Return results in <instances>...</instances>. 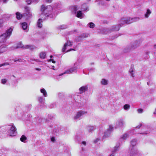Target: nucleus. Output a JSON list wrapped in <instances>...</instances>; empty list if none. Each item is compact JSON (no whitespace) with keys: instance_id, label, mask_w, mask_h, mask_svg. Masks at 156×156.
Returning a JSON list of instances; mask_svg holds the SVG:
<instances>
[{"instance_id":"b1692460","label":"nucleus","mask_w":156,"mask_h":156,"mask_svg":"<svg viewBox=\"0 0 156 156\" xmlns=\"http://www.w3.org/2000/svg\"><path fill=\"white\" fill-rule=\"evenodd\" d=\"M95 127L93 126H88L87 127V129L89 132H91L95 129Z\"/></svg>"},{"instance_id":"a211bd4d","label":"nucleus","mask_w":156,"mask_h":156,"mask_svg":"<svg viewBox=\"0 0 156 156\" xmlns=\"http://www.w3.org/2000/svg\"><path fill=\"white\" fill-rule=\"evenodd\" d=\"M76 16L78 18H82L83 17V15L81 11H79L77 12Z\"/></svg>"},{"instance_id":"c756f323","label":"nucleus","mask_w":156,"mask_h":156,"mask_svg":"<svg viewBox=\"0 0 156 156\" xmlns=\"http://www.w3.org/2000/svg\"><path fill=\"white\" fill-rule=\"evenodd\" d=\"M66 27H67V26L66 25H61V26H60L59 27H58V29H64L66 28Z\"/></svg>"},{"instance_id":"de8ad7c7","label":"nucleus","mask_w":156,"mask_h":156,"mask_svg":"<svg viewBox=\"0 0 156 156\" xmlns=\"http://www.w3.org/2000/svg\"><path fill=\"white\" fill-rule=\"evenodd\" d=\"M153 48L154 50L156 51V44L154 45Z\"/></svg>"},{"instance_id":"f257e3e1","label":"nucleus","mask_w":156,"mask_h":156,"mask_svg":"<svg viewBox=\"0 0 156 156\" xmlns=\"http://www.w3.org/2000/svg\"><path fill=\"white\" fill-rule=\"evenodd\" d=\"M140 18L136 17L134 18L126 17L122 18L119 21V23L118 25L114 26L112 27L111 30H112L118 31L119 29V27H122L123 25L127 24H129L139 20Z\"/></svg>"},{"instance_id":"6ab92c4d","label":"nucleus","mask_w":156,"mask_h":156,"mask_svg":"<svg viewBox=\"0 0 156 156\" xmlns=\"http://www.w3.org/2000/svg\"><path fill=\"white\" fill-rule=\"evenodd\" d=\"M40 91L41 93L43 94V96L44 97H47V93L44 88H42L40 90Z\"/></svg>"},{"instance_id":"1a4fd4ad","label":"nucleus","mask_w":156,"mask_h":156,"mask_svg":"<svg viewBox=\"0 0 156 156\" xmlns=\"http://www.w3.org/2000/svg\"><path fill=\"white\" fill-rule=\"evenodd\" d=\"M87 113V112L85 111H80L78 112L75 116L74 117V119L76 120L79 119L82 116Z\"/></svg>"},{"instance_id":"f03ea898","label":"nucleus","mask_w":156,"mask_h":156,"mask_svg":"<svg viewBox=\"0 0 156 156\" xmlns=\"http://www.w3.org/2000/svg\"><path fill=\"white\" fill-rule=\"evenodd\" d=\"M52 7L50 5L46 6L44 5H42L41 10L43 14L46 16H50V13L52 10Z\"/></svg>"},{"instance_id":"13d9d810","label":"nucleus","mask_w":156,"mask_h":156,"mask_svg":"<svg viewBox=\"0 0 156 156\" xmlns=\"http://www.w3.org/2000/svg\"><path fill=\"white\" fill-rule=\"evenodd\" d=\"M10 34H11V31L12 30V29L11 27H10Z\"/></svg>"},{"instance_id":"5fc2aeb1","label":"nucleus","mask_w":156,"mask_h":156,"mask_svg":"<svg viewBox=\"0 0 156 156\" xmlns=\"http://www.w3.org/2000/svg\"><path fill=\"white\" fill-rule=\"evenodd\" d=\"M51 67H52V68H51L52 69H53L54 70H55V69H54L55 67V66H52Z\"/></svg>"},{"instance_id":"864d4df0","label":"nucleus","mask_w":156,"mask_h":156,"mask_svg":"<svg viewBox=\"0 0 156 156\" xmlns=\"http://www.w3.org/2000/svg\"><path fill=\"white\" fill-rule=\"evenodd\" d=\"M5 65V64H0V67H2V66H4Z\"/></svg>"},{"instance_id":"774afa93","label":"nucleus","mask_w":156,"mask_h":156,"mask_svg":"<svg viewBox=\"0 0 156 156\" xmlns=\"http://www.w3.org/2000/svg\"><path fill=\"white\" fill-rule=\"evenodd\" d=\"M147 85H149V83L148 82L147 83Z\"/></svg>"},{"instance_id":"cd10ccee","label":"nucleus","mask_w":156,"mask_h":156,"mask_svg":"<svg viewBox=\"0 0 156 156\" xmlns=\"http://www.w3.org/2000/svg\"><path fill=\"white\" fill-rule=\"evenodd\" d=\"M130 105L128 104H125L123 106V108L125 110H128L130 109Z\"/></svg>"},{"instance_id":"79ce46f5","label":"nucleus","mask_w":156,"mask_h":156,"mask_svg":"<svg viewBox=\"0 0 156 156\" xmlns=\"http://www.w3.org/2000/svg\"><path fill=\"white\" fill-rule=\"evenodd\" d=\"M51 140L53 142H54L55 141V138L54 137H52L51 138Z\"/></svg>"},{"instance_id":"39448f33","label":"nucleus","mask_w":156,"mask_h":156,"mask_svg":"<svg viewBox=\"0 0 156 156\" xmlns=\"http://www.w3.org/2000/svg\"><path fill=\"white\" fill-rule=\"evenodd\" d=\"M16 128L12 123L10 124V136H14L17 134Z\"/></svg>"},{"instance_id":"0eeeda50","label":"nucleus","mask_w":156,"mask_h":156,"mask_svg":"<svg viewBox=\"0 0 156 156\" xmlns=\"http://www.w3.org/2000/svg\"><path fill=\"white\" fill-rule=\"evenodd\" d=\"M113 127L112 125H109L108 129L105 132L104 135L103 136V139H105L109 137L111 133V132L113 130Z\"/></svg>"},{"instance_id":"473e14b6","label":"nucleus","mask_w":156,"mask_h":156,"mask_svg":"<svg viewBox=\"0 0 156 156\" xmlns=\"http://www.w3.org/2000/svg\"><path fill=\"white\" fill-rule=\"evenodd\" d=\"M89 25H90V26H89L90 27V28H93L95 26L94 24L92 22L90 23H89Z\"/></svg>"},{"instance_id":"2eb2a0df","label":"nucleus","mask_w":156,"mask_h":156,"mask_svg":"<svg viewBox=\"0 0 156 156\" xmlns=\"http://www.w3.org/2000/svg\"><path fill=\"white\" fill-rule=\"evenodd\" d=\"M21 27L23 30H26V31H28V25L26 22H23L21 24Z\"/></svg>"},{"instance_id":"2f4dec72","label":"nucleus","mask_w":156,"mask_h":156,"mask_svg":"<svg viewBox=\"0 0 156 156\" xmlns=\"http://www.w3.org/2000/svg\"><path fill=\"white\" fill-rule=\"evenodd\" d=\"M38 100L40 103L44 102V99L42 97H40L38 98Z\"/></svg>"},{"instance_id":"f8f14e48","label":"nucleus","mask_w":156,"mask_h":156,"mask_svg":"<svg viewBox=\"0 0 156 156\" xmlns=\"http://www.w3.org/2000/svg\"><path fill=\"white\" fill-rule=\"evenodd\" d=\"M151 13V11L150 9H147L146 11L144 14V18L146 19L148 18Z\"/></svg>"},{"instance_id":"69168bd1","label":"nucleus","mask_w":156,"mask_h":156,"mask_svg":"<svg viewBox=\"0 0 156 156\" xmlns=\"http://www.w3.org/2000/svg\"><path fill=\"white\" fill-rule=\"evenodd\" d=\"M88 2H89L90 1V0H87Z\"/></svg>"},{"instance_id":"20e7f679","label":"nucleus","mask_w":156,"mask_h":156,"mask_svg":"<svg viewBox=\"0 0 156 156\" xmlns=\"http://www.w3.org/2000/svg\"><path fill=\"white\" fill-rule=\"evenodd\" d=\"M10 36V28L6 30L5 33L0 36V42H4L7 38H9Z\"/></svg>"},{"instance_id":"49530a36","label":"nucleus","mask_w":156,"mask_h":156,"mask_svg":"<svg viewBox=\"0 0 156 156\" xmlns=\"http://www.w3.org/2000/svg\"><path fill=\"white\" fill-rule=\"evenodd\" d=\"M142 124H139V125H138V126H137L136 127V128L139 129L140 127L142 126Z\"/></svg>"},{"instance_id":"dca6fc26","label":"nucleus","mask_w":156,"mask_h":156,"mask_svg":"<svg viewBox=\"0 0 156 156\" xmlns=\"http://www.w3.org/2000/svg\"><path fill=\"white\" fill-rule=\"evenodd\" d=\"M100 83L102 85H106L108 83V81L105 79H102L100 81Z\"/></svg>"},{"instance_id":"c85d7f7f","label":"nucleus","mask_w":156,"mask_h":156,"mask_svg":"<svg viewBox=\"0 0 156 156\" xmlns=\"http://www.w3.org/2000/svg\"><path fill=\"white\" fill-rule=\"evenodd\" d=\"M25 15H26L28 18H30L32 17V14L30 11H27L26 13L25 14Z\"/></svg>"},{"instance_id":"4c0bfd02","label":"nucleus","mask_w":156,"mask_h":156,"mask_svg":"<svg viewBox=\"0 0 156 156\" xmlns=\"http://www.w3.org/2000/svg\"><path fill=\"white\" fill-rule=\"evenodd\" d=\"M14 60V62H16V61H19V62H22V60L21 59H15L14 60Z\"/></svg>"},{"instance_id":"f704fd0d","label":"nucleus","mask_w":156,"mask_h":156,"mask_svg":"<svg viewBox=\"0 0 156 156\" xmlns=\"http://www.w3.org/2000/svg\"><path fill=\"white\" fill-rule=\"evenodd\" d=\"M4 22V21L2 19L0 20V28L2 27L3 26V24Z\"/></svg>"},{"instance_id":"4be33fe9","label":"nucleus","mask_w":156,"mask_h":156,"mask_svg":"<svg viewBox=\"0 0 156 156\" xmlns=\"http://www.w3.org/2000/svg\"><path fill=\"white\" fill-rule=\"evenodd\" d=\"M46 53L44 52H42L40 54V57L41 58H45L46 57Z\"/></svg>"},{"instance_id":"603ef678","label":"nucleus","mask_w":156,"mask_h":156,"mask_svg":"<svg viewBox=\"0 0 156 156\" xmlns=\"http://www.w3.org/2000/svg\"><path fill=\"white\" fill-rule=\"evenodd\" d=\"M34 2H37L38 1V0H32Z\"/></svg>"},{"instance_id":"680f3d73","label":"nucleus","mask_w":156,"mask_h":156,"mask_svg":"<svg viewBox=\"0 0 156 156\" xmlns=\"http://www.w3.org/2000/svg\"><path fill=\"white\" fill-rule=\"evenodd\" d=\"M110 156H114V155L113 154H111Z\"/></svg>"},{"instance_id":"a19ab883","label":"nucleus","mask_w":156,"mask_h":156,"mask_svg":"<svg viewBox=\"0 0 156 156\" xmlns=\"http://www.w3.org/2000/svg\"><path fill=\"white\" fill-rule=\"evenodd\" d=\"M72 50H73V51H75L76 50L74 49H72V48H71V49H70L69 50H67L66 52H69V51H70Z\"/></svg>"},{"instance_id":"09e8293b","label":"nucleus","mask_w":156,"mask_h":156,"mask_svg":"<svg viewBox=\"0 0 156 156\" xmlns=\"http://www.w3.org/2000/svg\"><path fill=\"white\" fill-rule=\"evenodd\" d=\"M82 144L84 146H85L86 145V142L85 141H83L82 142Z\"/></svg>"},{"instance_id":"72a5a7b5","label":"nucleus","mask_w":156,"mask_h":156,"mask_svg":"<svg viewBox=\"0 0 156 156\" xmlns=\"http://www.w3.org/2000/svg\"><path fill=\"white\" fill-rule=\"evenodd\" d=\"M7 81L6 79H2L1 80V83L2 84H4L6 83Z\"/></svg>"},{"instance_id":"a878e982","label":"nucleus","mask_w":156,"mask_h":156,"mask_svg":"<svg viewBox=\"0 0 156 156\" xmlns=\"http://www.w3.org/2000/svg\"><path fill=\"white\" fill-rule=\"evenodd\" d=\"M88 7L86 4H84L82 5V9L83 11H86L88 9Z\"/></svg>"},{"instance_id":"9d476101","label":"nucleus","mask_w":156,"mask_h":156,"mask_svg":"<svg viewBox=\"0 0 156 156\" xmlns=\"http://www.w3.org/2000/svg\"><path fill=\"white\" fill-rule=\"evenodd\" d=\"M137 144V140L135 139L132 140L130 142V146L129 147V150L132 151L133 147H135Z\"/></svg>"},{"instance_id":"37998d69","label":"nucleus","mask_w":156,"mask_h":156,"mask_svg":"<svg viewBox=\"0 0 156 156\" xmlns=\"http://www.w3.org/2000/svg\"><path fill=\"white\" fill-rule=\"evenodd\" d=\"M50 61H52V62L53 63H55V61L53 60V59H52L51 58L49 60Z\"/></svg>"},{"instance_id":"bf43d9fd","label":"nucleus","mask_w":156,"mask_h":156,"mask_svg":"<svg viewBox=\"0 0 156 156\" xmlns=\"http://www.w3.org/2000/svg\"><path fill=\"white\" fill-rule=\"evenodd\" d=\"M46 122H48L49 121V120H48L47 119H46Z\"/></svg>"},{"instance_id":"393cba45","label":"nucleus","mask_w":156,"mask_h":156,"mask_svg":"<svg viewBox=\"0 0 156 156\" xmlns=\"http://www.w3.org/2000/svg\"><path fill=\"white\" fill-rule=\"evenodd\" d=\"M27 140V137L24 135H23L21 137L20 140L22 142L25 143L26 140Z\"/></svg>"},{"instance_id":"aec40b11","label":"nucleus","mask_w":156,"mask_h":156,"mask_svg":"<svg viewBox=\"0 0 156 156\" xmlns=\"http://www.w3.org/2000/svg\"><path fill=\"white\" fill-rule=\"evenodd\" d=\"M42 21L41 19H39L37 22V26L39 28H41L42 27Z\"/></svg>"},{"instance_id":"c03bdc74","label":"nucleus","mask_w":156,"mask_h":156,"mask_svg":"<svg viewBox=\"0 0 156 156\" xmlns=\"http://www.w3.org/2000/svg\"><path fill=\"white\" fill-rule=\"evenodd\" d=\"M45 0L46 2H49V3H51L52 1V0Z\"/></svg>"},{"instance_id":"58836bf2","label":"nucleus","mask_w":156,"mask_h":156,"mask_svg":"<svg viewBox=\"0 0 156 156\" xmlns=\"http://www.w3.org/2000/svg\"><path fill=\"white\" fill-rule=\"evenodd\" d=\"M26 2L28 4H30L31 3V0H26Z\"/></svg>"},{"instance_id":"8fccbe9b","label":"nucleus","mask_w":156,"mask_h":156,"mask_svg":"<svg viewBox=\"0 0 156 156\" xmlns=\"http://www.w3.org/2000/svg\"><path fill=\"white\" fill-rule=\"evenodd\" d=\"M36 70L37 71H40L41 70V69L40 68H36Z\"/></svg>"},{"instance_id":"0e129e2a","label":"nucleus","mask_w":156,"mask_h":156,"mask_svg":"<svg viewBox=\"0 0 156 156\" xmlns=\"http://www.w3.org/2000/svg\"><path fill=\"white\" fill-rule=\"evenodd\" d=\"M50 57L51 58L53 56L52 55H51Z\"/></svg>"},{"instance_id":"423d86ee","label":"nucleus","mask_w":156,"mask_h":156,"mask_svg":"<svg viewBox=\"0 0 156 156\" xmlns=\"http://www.w3.org/2000/svg\"><path fill=\"white\" fill-rule=\"evenodd\" d=\"M77 67L75 66L72 67L69 69H68L64 73L60 74L59 75V76H61L64 74H70L72 73L73 72H76L77 71Z\"/></svg>"},{"instance_id":"bb28decb","label":"nucleus","mask_w":156,"mask_h":156,"mask_svg":"<svg viewBox=\"0 0 156 156\" xmlns=\"http://www.w3.org/2000/svg\"><path fill=\"white\" fill-rule=\"evenodd\" d=\"M16 18L18 20L20 19L23 17V15L19 12H17L16 13Z\"/></svg>"},{"instance_id":"f3484780","label":"nucleus","mask_w":156,"mask_h":156,"mask_svg":"<svg viewBox=\"0 0 156 156\" xmlns=\"http://www.w3.org/2000/svg\"><path fill=\"white\" fill-rule=\"evenodd\" d=\"M7 50L6 46H1L0 47V53H2Z\"/></svg>"},{"instance_id":"412c9836","label":"nucleus","mask_w":156,"mask_h":156,"mask_svg":"<svg viewBox=\"0 0 156 156\" xmlns=\"http://www.w3.org/2000/svg\"><path fill=\"white\" fill-rule=\"evenodd\" d=\"M134 69L133 67L131 68L129 70V72L132 77L134 76Z\"/></svg>"},{"instance_id":"9b49d317","label":"nucleus","mask_w":156,"mask_h":156,"mask_svg":"<svg viewBox=\"0 0 156 156\" xmlns=\"http://www.w3.org/2000/svg\"><path fill=\"white\" fill-rule=\"evenodd\" d=\"M88 87L87 86H83L80 87L79 89L80 93L82 94L88 90Z\"/></svg>"},{"instance_id":"c9c22d12","label":"nucleus","mask_w":156,"mask_h":156,"mask_svg":"<svg viewBox=\"0 0 156 156\" xmlns=\"http://www.w3.org/2000/svg\"><path fill=\"white\" fill-rule=\"evenodd\" d=\"M137 112L139 113H141L143 112V110L142 109H138L137 110Z\"/></svg>"},{"instance_id":"5701e85b","label":"nucleus","mask_w":156,"mask_h":156,"mask_svg":"<svg viewBox=\"0 0 156 156\" xmlns=\"http://www.w3.org/2000/svg\"><path fill=\"white\" fill-rule=\"evenodd\" d=\"M120 146V144H117L113 148L112 152H115L118 150V148Z\"/></svg>"},{"instance_id":"7ed1b4c3","label":"nucleus","mask_w":156,"mask_h":156,"mask_svg":"<svg viewBox=\"0 0 156 156\" xmlns=\"http://www.w3.org/2000/svg\"><path fill=\"white\" fill-rule=\"evenodd\" d=\"M141 44V42L140 40L132 42L126 48L127 50L126 51H128L132 49L136 48L140 46Z\"/></svg>"},{"instance_id":"7c9ffc66","label":"nucleus","mask_w":156,"mask_h":156,"mask_svg":"<svg viewBox=\"0 0 156 156\" xmlns=\"http://www.w3.org/2000/svg\"><path fill=\"white\" fill-rule=\"evenodd\" d=\"M25 48H29L30 49H32L34 48V47L32 45H27L25 46Z\"/></svg>"},{"instance_id":"052dcab7","label":"nucleus","mask_w":156,"mask_h":156,"mask_svg":"<svg viewBox=\"0 0 156 156\" xmlns=\"http://www.w3.org/2000/svg\"><path fill=\"white\" fill-rule=\"evenodd\" d=\"M53 105V106H51V108H52L53 107H54V105Z\"/></svg>"},{"instance_id":"338daca9","label":"nucleus","mask_w":156,"mask_h":156,"mask_svg":"<svg viewBox=\"0 0 156 156\" xmlns=\"http://www.w3.org/2000/svg\"><path fill=\"white\" fill-rule=\"evenodd\" d=\"M106 1H109L110 0H106Z\"/></svg>"},{"instance_id":"6e6d98bb","label":"nucleus","mask_w":156,"mask_h":156,"mask_svg":"<svg viewBox=\"0 0 156 156\" xmlns=\"http://www.w3.org/2000/svg\"><path fill=\"white\" fill-rule=\"evenodd\" d=\"M51 116L50 115H48V119H51Z\"/></svg>"},{"instance_id":"4d7b16f0","label":"nucleus","mask_w":156,"mask_h":156,"mask_svg":"<svg viewBox=\"0 0 156 156\" xmlns=\"http://www.w3.org/2000/svg\"><path fill=\"white\" fill-rule=\"evenodd\" d=\"M154 114H156V108H155V110L154 113Z\"/></svg>"},{"instance_id":"e433bc0d","label":"nucleus","mask_w":156,"mask_h":156,"mask_svg":"<svg viewBox=\"0 0 156 156\" xmlns=\"http://www.w3.org/2000/svg\"><path fill=\"white\" fill-rule=\"evenodd\" d=\"M73 9L75 13H76V12L78 10L77 7L76 6H73Z\"/></svg>"},{"instance_id":"e2e57ef3","label":"nucleus","mask_w":156,"mask_h":156,"mask_svg":"<svg viewBox=\"0 0 156 156\" xmlns=\"http://www.w3.org/2000/svg\"><path fill=\"white\" fill-rule=\"evenodd\" d=\"M99 0H96V2H97Z\"/></svg>"},{"instance_id":"a18cd8bd","label":"nucleus","mask_w":156,"mask_h":156,"mask_svg":"<svg viewBox=\"0 0 156 156\" xmlns=\"http://www.w3.org/2000/svg\"><path fill=\"white\" fill-rule=\"evenodd\" d=\"M99 139H96L94 141V142L95 143H97L98 142V141H99Z\"/></svg>"},{"instance_id":"ddd939ff","label":"nucleus","mask_w":156,"mask_h":156,"mask_svg":"<svg viewBox=\"0 0 156 156\" xmlns=\"http://www.w3.org/2000/svg\"><path fill=\"white\" fill-rule=\"evenodd\" d=\"M129 136V133H125L123 134L120 137V139L122 140H126Z\"/></svg>"},{"instance_id":"3c124183","label":"nucleus","mask_w":156,"mask_h":156,"mask_svg":"<svg viewBox=\"0 0 156 156\" xmlns=\"http://www.w3.org/2000/svg\"><path fill=\"white\" fill-rule=\"evenodd\" d=\"M148 133V132H143V133H142V134H147Z\"/></svg>"},{"instance_id":"ea45409f","label":"nucleus","mask_w":156,"mask_h":156,"mask_svg":"<svg viewBox=\"0 0 156 156\" xmlns=\"http://www.w3.org/2000/svg\"><path fill=\"white\" fill-rule=\"evenodd\" d=\"M9 0H2V2L3 3L5 4Z\"/></svg>"},{"instance_id":"4468645a","label":"nucleus","mask_w":156,"mask_h":156,"mask_svg":"<svg viewBox=\"0 0 156 156\" xmlns=\"http://www.w3.org/2000/svg\"><path fill=\"white\" fill-rule=\"evenodd\" d=\"M124 124L123 121L122 120H119L116 123L117 126L118 127H121L123 126Z\"/></svg>"},{"instance_id":"6e6552de","label":"nucleus","mask_w":156,"mask_h":156,"mask_svg":"<svg viewBox=\"0 0 156 156\" xmlns=\"http://www.w3.org/2000/svg\"><path fill=\"white\" fill-rule=\"evenodd\" d=\"M72 45L73 42L72 41L69 40H67L66 42L64 44L62 49V51L63 52H65L68 47L71 46Z\"/></svg>"}]
</instances>
